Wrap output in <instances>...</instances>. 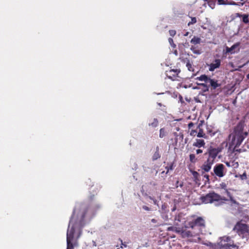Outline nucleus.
Returning <instances> with one entry per match:
<instances>
[{
	"label": "nucleus",
	"instance_id": "nucleus-1",
	"mask_svg": "<svg viewBox=\"0 0 249 249\" xmlns=\"http://www.w3.org/2000/svg\"><path fill=\"white\" fill-rule=\"evenodd\" d=\"M244 124L243 122H239L235 127L234 132L232 138L231 143L234 145L233 151L229 155L230 158L236 159L238 158V154L245 151V149H238V147L241 145L243 141L247 136L248 133L244 131Z\"/></svg>",
	"mask_w": 249,
	"mask_h": 249
},
{
	"label": "nucleus",
	"instance_id": "nucleus-2",
	"mask_svg": "<svg viewBox=\"0 0 249 249\" xmlns=\"http://www.w3.org/2000/svg\"><path fill=\"white\" fill-rule=\"evenodd\" d=\"M74 214L71 217L69 222L68 229L67 232V249H73L74 246L71 243V241L74 238V234L75 231V229L77 227V223L73 221Z\"/></svg>",
	"mask_w": 249,
	"mask_h": 249
},
{
	"label": "nucleus",
	"instance_id": "nucleus-3",
	"mask_svg": "<svg viewBox=\"0 0 249 249\" xmlns=\"http://www.w3.org/2000/svg\"><path fill=\"white\" fill-rule=\"evenodd\" d=\"M196 79L204 82V83L201 84L200 85L205 87L206 90H209L210 89L211 90L215 89L218 87L217 81L211 79L210 77L205 74H203L199 77H197Z\"/></svg>",
	"mask_w": 249,
	"mask_h": 249
},
{
	"label": "nucleus",
	"instance_id": "nucleus-4",
	"mask_svg": "<svg viewBox=\"0 0 249 249\" xmlns=\"http://www.w3.org/2000/svg\"><path fill=\"white\" fill-rule=\"evenodd\" d=\"M233 230L236 231L243 239H245L247 241L249 239V226L248 225L241 222H238L235 225Z\"/></svg>",
	"mask_w": 249,
	"mask_h": 249
},
{
	"label": "nucleus",
	"instance_id": "nucleus-5",
	"mask_svg": "<svg viewBox=\"0 0 249 249\" xmlns=\"http://www.w3.org/2000/svg\"><path fill=\"white\" fill-rule=\"evenodd\" d=\"M219 249H238V246L234 244L230 237L224 236L220 238Z\"/></svg>",
	"mask_w": 249,
	"mask_h": 249
},
{
	"label": "nucleus",
	"instance_id": "nucleus-6",
	"mask_svg": "<svg viewBox=\"0 0 249 249\" xmlns=\"http://www.w3.org/2000/svg\"><path fill=\"white\" fill-rule=\"evenodd\" d=\"M201 203H212L214 201H218V194L213 192H210L206 195H202L200 197Z\"/></svg>",
	"mask_w": 249,
	"mask_h": 249
},
{
	"label": "nucleus",
	"instance_id": "nucleus-7",
	"mask_svg": "<svg viewBox=\"0 0 249 249\" xmlns=\"http://www.w3.org/2000/svg\"><path fill=\"white\" fill-rule=\"evenodd\" d=\"M181 70L179 68H170V69L166 71L165 74L166 76L172 81H179L180 77L179 76Z\"/></svg>",
	"mask_w": 249,
	"mask_h": 249
},
{
	"label": "nucleus",
	"instance_id": "nucleus-8",
	"mask_svg": "<svg viewBox=\"0 0 249 249\" xmlns=\"http://www.w3.org/2000/svg\"><path fill=\"white\" fill-rule=\"evenodd\" d=\"M206 154L208 155V162L213 163L214 160L218 155V148L210 147L208 149V152Z\"/></svg>",
	"mask_w": 249,
	"mask_h": 249
},
{
	"label": "nucleus",
	"instance_id": "nucleus-9",
	"mask_svg": "<svg viewBox=\"0 0 249 249\" xmlns=\"http://www.w3.org/2000/svg\"><path fill=\"white\" fill-rule=\"evenodd\" d=\"M220 186L221 188V189L222 190L223 192H221V194H224L225 196H222L220 195H219V201L220 200H228L229 198H231V196L230 193L228 191L227 189V185L226 183H222L220 184Z\"/></svg>",
	"mask_w": 249,
	"mask_h": 249
},
{
	"label": "nucleus",
	"instance_id": "nucleus-10",
	"mask_svg": "<svg viewBox=\"0 0 249 249\" xmlns=\"http://www.w3.org/2000/svg\"><path fill=\"white\" fill-rule=\"evenodd\" d=\"M189 226L191 228H194L196 226L201 227H205V221L201 217H198L196 219L189 222Z\"/></svg>",
	"mask_w": 249,
	"mask_h": 249
},
{
	"label": "nucleus",
	"instance_id": "nucleus-11",
	"mask_svg": "<svg viewBox=\"0 0 249 249\" xmlns=\"http://www.w3.org/2000/svg\"><path fill=\"white\" fill-rule=\"evenodd\" d=\"M173 134L175 137V139L174 142L173 143V145L175 146H178V141L179 142H182L184 138V135L182 132H180L179 133L174 132Z\"/></svg>",
	"mask_w": 249,
	"mask_h": 249
},
{
	"label": "nucleus",
	"instance_id": "nucleus-12",
	"mask_svg": "<svg viewBox=\"0 0 249 249\" xmlns=\"http://www.w3.org/2000/svg\"><path fill=\"white\" fill-rule=\"evenodd\" d=\"M202 124H199L197 127V129H198V132H197V137L199 138H206L207 136L206 134L204 133L202 127Z\"/></svg>",
	"mask_w": 249,
	"mask_h": 249
},
{
	"label": "nucleus",
	"instance_id": "nucleus-13",
	"mask_svg": "<svg viewBox=\"0 0 249 249\" xmlns=\"http://www.w3.org/2000/svg\"><path fill=\"white\" fill-rule=\"evenodd\" d=\"M205 142L203 140L196 139V142L193 143V146L200 148L204 146Z\"/></svg>",
	"mask_w": 249,
	"mask_h": 249
},
{
	"label": "nucleus",
	"instance_id": "nucleus-14",
	"mask_svg": "<svg viewBox=\"0 0 249 249\" xmlns=\"http://www.w3.org/2000/svg\"><path fill=\"white\" fill-rule=\"evenodd\" d=\"M238 45L237 44H234L232 45L231 48L227 47L226 49V52L228 53H230L231 54H232L234 53L236 51H235V49L237 50H239L238 49Z\"/></svg>",
	"mask_w": 249,
	"mask_h": 249
},
{
	"label": "nucleus",
	"instance_id": "nucleus-15",
	"mask_svg": "<svg viewBox=\"0 0 249 249\" xmlns=\"http://www.w3.org/2000/svg\"><path fill=\"white\" fill-rule=\"evenodd\" d=\"M182 61L184 63H186V67H187L188 70L189 71H194V69L193 67L192 66V64L190 63V60L188 59H187V58L183 59H182Z\"/></svg>",
	"mask_w": 249,
	"mask_h": 249
},
{
	"label": "nucleus",
	"instance_id": "nucleus-16",
	"mask_svg": "<svg viewBox=\"0 0 249 249\" xmlns=\"http://www.w3.org/2000/svg\"><path fill=\"white\" fill-rule=\"evenodd\" d=\"M226 172V170H225L224 165L219 164V178L223 177Z\"/></svg>",
	"mask_w": 249,
	"mask_h": 249
},
{
	"label": "nucleus",
	"instance_id": "nucleus-17",
	"mask_svg": "<svg viewBox=\"0 0 249 249\" xmlns=\"http://www.w3.org/2000/svg\"><path fill=\"white\" fill-rule=\"evenodd\" d=\"M160 154L159 152V147L157 146L156 147V151L154 153L153 156H152V160H158V159H160Z\"/></svg>",
	"mask_w": 249,
	"mask_h": 249
},
{
	"label": "nucleus",
	"instance_id": "nucleus-18",
	"mask_svg": "<svg viewBox=\"0 0 249 249\" xmlns=\"http://www.w3.org/2000/svg\"><path fill=\"white\" fill-rule=\"evenodd\" d=\"M213 164V163H210L208 162V160L207 162H205V163L202 166V169H203L205 171L208 172L210 170L211 168V165Z\"/></svg>",
	"mask_w": 249,
	"mask_h": 249
},
{
	"label": "nucleus",
	"instance_id": "nucleus-19",
	"mask_svg": "<svg viewBox=\"0 0 249 249\" xmlns=\"http://www.w3.org/2000/svg\"><path fill=\"white\" fill-rule=\"evenodd\" d=\"M209 66H210V67H209V70L210 71H214V69L218 68V59H215L214 60V63H211L209 65Z\"/></svg>",
	"mask_w": 249,
	"mask_h": 249
},
{
	"label": "nucleus",
	"instance_id": "nucleus-20",
	"mask_svg": "<svg viewBox=\"0 0 249 249\" xmlns=\"http://www.w3.org/2000/svg\"><path fill=\"white\" fill-rule=\"evenodd\" d=\"M201 39L200 37H196V36H194L193 38L191 40V43L196 45L197 44H199L200 43Z\"/></svg>",
	"mask_w": 249,
	"mask_h": 249
},
{
	"label": "nucleus",
	"instance_id": "nucleus-21",
	"mask_svg": "<svg viewBox=\"0 0 249 249\" xmlns=\"http://www.w3.org/2000/svg\"><path fill=\"white\" fill-rule=\"evenodd\" d=\"M159 124V121L157 119L154 118L151 123H149L148 125L152 127H156Z\"/></svg>",
	"mask_w": 249,
	"mask_h": 249
},
{
	"label": "nucleus",
	"instance_id": "nucleus-22",
	"mask_svg": "<svg viewBox=\"0 0 249 249\" xmlns=\"http://www.w3.org/2000/svg\"><path fill=\"white\" fill-rule=\"evenodd\" d=\"M207 134L210 135L211 136H213L216 132V131L213 129L211 126H208L207 128Z\"/></svg>",
	"mask_w": 249,
	"mask_h": 249
},
{
	"label": "nucleus",
	"instance_id": "nucleus-23",
	"mask_svg": "<svg viewBox=\"0 0 249 249\" xmlns=\"http://www.w3.org/2000/svg\"><path fill=\"white\" fill-rule=\"evenodd\" d=\"M167 132L165 128H161L160 130L159 137L160 138H163L167 135Z\"/></svg>",
	"mask_w": 249,
	"mask_h": 249
},
{
	"label": "nucleus",
	"instance_id": "nucleus-24",
	"mask_svg": "<svg viewBox=\"0 0 249 249\" xmlns=\"http://www.w3.org/2000/svg\"><path fill=\"white\" fill-rule=\"evenodd\" d=\"M191 50L195 54H199L201 53V51L195 46H192V47H191Z\"/></svg>",
	"mask_w": 249,
	"mask_h": 249
},
{
	"label": "nucleus",
	"instance_id": "nucleus-25",
	"mask_svg": "<svg viewBox=\"0 0 249 249\" xmlns=\"http://www.w3.org/2000/svg\"><path fill=\"white\" fill-rule=\"evenodd\" d=\"M173 163H168V166L165 167V169L167 170L166 174H168L170 170H173Z\"/></svg>",
	"mask_w": 249,
	"mask_h": 249
},
{
	"label": "nucleus",
	"instance_id": "nucleus-26",
	"mask_svg": "<svg viewBox=\"0 0 249 249\" xmlns=\"http://www.w3.org/2000/svg\"><path fill=\"white\" fill-rule=\"evenodd\" d=\"M167 230L168 231H176V232H180V231L178 230V228L177 227H173V226L169 227L167 228Z\"/></svg>",
	"mask_w": 249,
	"mask_h": 249
},
{
	"label": "nucleus",
	"instance_id": "nucleus-27",
	"mask_svg": "<svg viewBox=\"0 0 249 249\" xmlns=\"http://www.w3.org/2000/svg\"><path fill=\"white\" fill-rule=\"evenodd\" d=\"M192 174L196 181L199 180V174L196 171H193Z\"/></svg>",
	"mask_w": 249,
	"mask_h": 249
},
{
	"label": "nucleus",
	"instance_id": "nucleus-28",
	"mask_svg": "<svg viewBox=\"0 0 249 249\" xmlns=\"http://www.w3.org/2000/svg\"><path fill=\"white\" fill-rule=\"evenodd\" d=\"M190 160L192 162H195L196 159L195 154H191L189 155Z\"/></svg>",
	"mask_w": 249,
	"mask_h": 249
},
{
	"label": "nucleus",
	"instance_id": "nucleus-29",
	"mask_svg": "<svg viewBox=\"0 0 249 249\" xmlns=\"http://www.w3.org/2000/svg\"><path fill=\"white\" fill-rule=\"evenodd\" d=\"M196 22V18L195 17L191 18V21L188 23V25L190 26L191 24H194Z\"/></svg>",
	"mask_w": 249,
	"mask_h": 249
},
{
	"label": "nucleus",
	"instance_id": "nucleus-30",
	"mask_svg": "<svg viewBox=\"0 0 249 249\" xmlns=\"http://www.w3.org/2000/svg\"><path fill=\"white\" fill-rule=\"evenodd\" d=\"M183 235H186L187 237L192 236L193 234L190 231H184L182 232Z\"/></svg>",
	"mask_w": 249,
	"mask_h": 249
},
{
	"label": "nucleus",
	"instance_id": "nucleus-31",
	"mask_svg": "<svg viewBox=\"0 0 249 249\" xmlns=\"http://www.w3.org/2000/svg\"><path fill=\"white\" fill-rule=\"evenodd\" d=\"M231 166L234 168H237L238 167V162L237 161H235L234 160L231 161Z\"/></svg>",
	"mask_w": 249,
	"mask_h": 249
},
{
	"label": "nucleus",
	"instance_id": "nucleus-32",
	"mask_svg": "<svg viewBox=\"0 0 249 249\" xmlns=\"http://www.w3.org/2000/svg\"><path fill=\"white\" fill-rule=\"evenodd\" d=\"M168 41L170 45L174 48H175L176 45L174 43L173 39L172 38H169Z\"/></svg>",
	"mask_w": 249,
	"mask_h": 249
},
{
	"label": "nucleus",
	"instance_id": "nucleus-33",
	"mask_svg": "<svg viewBox=\"0 0 249 249\" xmlns=\"http://www.w3.org/2000/svg\"><path fill=\"white\" fill-rule=\"evenodd\" d=\"M119 241L121 242V248H123V247H124V248H126L127 247V243L124 242H123V240L121 239H119Z\"/></svg>",
	"mask_w": 249,
	"mask_h": 249
},
{
	"label": "nucleus",
	"instance_id": "nucleus-34",
	"mask_svg": "<svg viewBox=\"0 0 249 249\" xmlns=\"http://www.w3.org/2000/svg\"><path fill=\"white\" fill-rule=\"evenodd\" d=\"M196 134H197V131L196 130H191L190 132L191 136L195 137Z\"/></svg>",
	"mask_w": 249,
	"mask_h": 249
},
{
	"label": "nucleus",
	"instance_id": "nucleus-35",
	"mask_svg": "<svg viewBox=\"0 0 249 249\" xmlns=\"http://www.w3.org/2000/svg\"><path fill=\"white\" fill-rule=\"evenodd\" d=\"M169 32L170 35L172 37L174 36L176 34V31L174 30H170Z\"/></svg>",
	"mask_w": 249,
	"mask_h": 249
},
{
	"label": "nucleus",
	"instance_id": "nucleus-36",
	"mask_svg": "<svg viewBox=\"0 0 249 249\" xmlns=\"http://www.w3.org/2000/svg\"><path fill=\"white\" fill-rule=\"evenodd\" d=\"M228 0H219V5L227 4Z\"/></svg>",
	"mask_w": 249,
	"mask_h": 249
},
{
	"label": "nucleus",
	"instance_id": "nucleus-37",
	"mask_svg": "<svg viewBox=\"0 0 249 249\" xmlns=\"http://www.w3.org/2000/svg\"><path fill=\"white\" fill-rule=\"evenodd\" d=\"M183 186V182H181L180 183H179V181H178V180L177 181L176 183V188H178V186L182 187Z\"/></svg>",
	"mask_w": 249,
	"mask_h": 249
},
{
	"label": "nucleus",
	"instance_id": "nucleus-38",
	"mask_svg": "<svg viewBox=\"0 0 249 249\" xmlns=\"http://www.w3.org/2000/svg\"><path fill=\"white\" fill-rule=\"evenodd\" d=\"M214 172L216 176H218V164L215 165L214 167Z\"/></svg>",
	"mask_w": 249,
	"mask_h": 249
},
{
	"label": "nucleus",
	"instance_id": "nucleus-39",
	"mask_svg": "<svg viewBox=\"0 0 249 249\" xmlns=\"http://www.w3.org/2000/svg\"><path fill=\"white\" fill-rule=\"evenodd\" d=\"M149 198L151 199V200H152L153 201V203L155 205H158V203H157V200L156 199H154V198H153L152 197L149 196Z\"/></svg>",
	"mask_w": 249,
	"mask_h": 249
},
{
	"label": "nucleus",
	"instance_id": "nucleus-40",
	"mask_svg": "<svg viewBox=\"0 0 249 249\" xmlns=\"http://www.w3.org/2000/svg\"><path fill=\"white\" fill-rule=\"evenodd\" d=\"M240 178L242 180L246 179L247 178L246 173H244L241 176Z\"/></svg>",
	"mask_w": 249,
	"mask_h": 249
},
{
	"label": "nucleus",
	"instance_id": "nucleus-41",
	"mask_svg": "<svg viewBox=\"0 0 249 249\" xmlns=\"http://www.w3.org/2000/svg\"><path fill=\"white\" fill-rule=\"evenodd\" d=\"M167 208V205L165 203L163 204L161 206V209L163 211H165Z\"/></svg>",
	"mask_w": 249,
	"mask_h": 249
},
{
	"label": "nucleus",
	"instance_id": "nucleus-42",
	"mask_svg": "<svg viewBox=\"0 0 249 249\" xmlns=\"http://www.w3.org/2000/svg\"><path fill=\"white\" fill-rule=\"evenodd\" d=\"M142 209L145 211H150L151 209L150 208H149L148 207L146 206H142Z\"/></svg>",
	"mask_w": 249,
	"mask_h": 249
},
{
	"label": "nucleus",
	"instance_id": "nucleus-43",
	"mask_svg": "<svg viewBox=\"0 0 249 249\" xmlns=\"http://www.w3.org/2000/svg\"><path fill=\"white\" fill-rule=\"evenodd\" d=\"M194 125V124L193 123V122H190L189 124H188V128L189 129L191 128Z\"/></svg>",
	"mask_w": 249,
	"mask_h": 249
},
{
	"label": "nucleus",
	"instance_id": "nucleus-44",
	"mask_svg": "<svg viewBox=\"0 0 249 249\" xmlns=\"http://www.w3.org/2000/svg\"><path fill=\"white\" fill-rule=\"evenodd\" d=\"M202 150L201 149H198L196 150V153L197 154H199L202 153Z\"/></svg>",
	"mask_w": 249,
	"mask_h": 249
},
{
	"label": "nucleus",
	"instance_id": "nucleus-45",
	"mask_svg": "<svg viewBox=\"0 0 249 249\" xmlns=\"http://www.w3.org/2000/svg\"><path fill=\"white\" fill-rule=\"evenodd\" d=\"M226 164L227 165V166L228 167H230V166H231V162H226Z\"/></svg>",
	"mask_w": 249,
	"mask_h": 249
},
{
	"label": "nucleus",
	"instance_id": "nucleus-46",
	"mask_svg": "<svg viewBox=\"0 0 249 249\" xmlns=\"http://www.w3.org/2000/svg\"><path fill=\"white\" fill-rule=\"evenodd\" d=\"M151 222L153 223H156L157 222V220L155 219H152Z\"/></svg>",
	"mask_w": 249,
	"mask_h": 249
},
{
	"label": "nucleus",
	"instance_id": "nucleus-47",
	"mask_svg": "<svg viewBox=\"0 0 249 249\" xmlns=\"http://www.w3.org/2000/svg\"><path fill=\"white\" fill-rule=\"evenodd\" d=\"M85 213H84L82 216V218H81V221H80V222H81L84 219V217H85Z\"/></svg>",
	"mask_w": 249,
	"mask_h": 249
},
{
	"label": "nucleus",
	"instance_id": "nucleus-48",
	"mask_svg": "<svg viewBox=\"0 0 249 249\" xmlns=\"http://www.w3.org/2000/svg\"><path fill=\"white\" fill-rule=\"evenodd\" d=\"M189 34L188 32H186L185 34H184V36H188Z\"/></svg>",
	"mask_w": 249,
	"mask_h": 249
},
{
	"label": "nucleus",
	"instance_id": "nucleus-49",
	"mask_svg": "<svg viewBox=\"0 0 249 249\" xmlns=\"http://www.w3.org/2000/svg\"><path fill=\"white\" fill-rule=\"evenodd\" d=\"M176 210V205H175V206H174V207L172 208V212H174V211H175Z\"/></svg>",
	"mask_w": 249,
	"mask_h": 249
},
{
	"label": "nucleus",
	"instance_id": "nucleus-50",
	"mask_svg": "<svg viewBox=\"0 0 249 249\" xmlns=\"http://www.w3.org/2000/svg\"><path fill=\"white\" fill-rule=\"evenodd\" d=\"M204 177H205L206 178V179H207V180H209V176L208 175H204Z\"/></svg>",
	"mask_w": 249,
	"mask_h": 249
},
{
	"label": "nucleus",
	"instance_id": "nucleus-51",
	"mask_svg": "<svg viewBox=\"0 0 249 249\" xmlns=\"http://www.w3.org/2000/svg\"><path fill=\"white\" fill-rule=\"evenodd\" d=\"M93 197H94V196L93 195V196H91L90 197V200H92V199H93Z\"/></svg>",
	"mask_w": 249,
	"mask_h": 249
},
{
	"label": "nucleus",
	"instance_id": "nucleus-52",
	"mask_svg": "<svg viewBox=\"0 0 249 249\" xmlns=\"http://www.w3.org/2000/svg\"><path fill=\"white\" fill-rule=\"evenodd\" d=\"M247 78L249 80V73L247 75Z\"/></svg>",
	"mask_w": 249,
	"mask_h": 249
},
{
	"label": "nucleus",
	"instance_id": "nucleus-53",
	"mask_svg": "<svg viewBox=\"0 0 249 249\" xmlns=\"http://www.w3.org/2000/svg\"><path fill=\"white\" fill-rule=\"evenodd\" d=\"M158 105H159V106H160V107H161V103H158Z\"/></svg>",
	"mask_w": 249,
	"mask_h": 249
},
{
	"label": "nucleus",
	"instance_id": "nucleus-54",
	"mask_svg": "<svg viewBox=\"0 0 249 249\" xmlns=\"http://www.w3.org/2000/svg\"><path fill=\"white\" fill-rule=\"evenodd\" d=\"M218 65H219V66L220 65V60H219V63H218Z\"/></svg>",
	"mask_w": 249,
	"mask_h": 249
},
{
	"label": "nucleus",
	"instance_id": "nucleus-55",
	"mask_svg": "<svg viewBox=\"0 0 249 249\" xmlns=\"http://www.w3.org/2000/svg\"><path fill=\"white\" fill-rule=\"evenodd\" d=\"M164 171H162V172H161V174H164Z\"/></svg>",
	"mask_w": 249,
	"mask_h": 249
},
{
	"label": "nucleus",
	"instance_id": "nucleus-56",
	"mask_svg": "<svg viewBox=\"0 0 249 249\" xmlns=\"http://www.w3.org/2000/svg\"><path fill=\"white\" fill-rule=\"evenodd\" d=\"M230 4H234V2H233L232 3H231Z\"/></svg>",
	"mask_w": 249,
	"mask_h": 249
},
{
	"label": "nucleus",
	"instance_id": "nucleus-57",
	"mask_svg": "<svg viewBox=\"0 0 249 249\" xmlns=\"http://www.w3.org/2000/svg\"><path fill=\"white\" fill-rule=\"evenodd\" d=\"M117 249H120L119 248H117Z\"/></svg>",
	"mask_w": 249,
	"mask_h": 249
}]
</instances>
